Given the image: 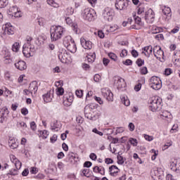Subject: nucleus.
Instances as JSON below:
<instances>
[{
  "label": "nucleus",
  "mask_w": 180,
  "mask_h": 180,
  "mask_svg": "<svg viewBox=\"0 0 180 180\" xmlns=\"http://www.w3.org/2000/svg\"><path fill=\"white\" fill-rule=\"evenodd\" d=\"M64 32H65V29L60 25L52 26L51 27V41H57V40H60V39L64 36Z\"/></svg>",
  "instance_id": "f257e3e1"
},
{
  "label": "nucleus",
  "mask_w": 180,
  "mask_h": 180,
  "mask_svg": "<svg viewBox=\"0 0 180 180\" xmlns=\"http://www.w3.org/2000/svg\"><path fill=\"white\" fill-rule=\"evenodd\" d=\"M162 99L159 96H153L149 101V109L152 112H157L162 108Z\"/></svg>",
  "instance_id": "f03ea898"
},
{
  "label": "nucleus",
  "mask_w": 180,
  "mask_h": 180,
  "mask_svg": "<svg viewBox=\"0 0 180 180\" xmlns=\"http://www.w3.org/2000/svg\"><path fill=\"white\" fill-rule=\"evenodd\" d=\"M97 106L96 104L91 103L85 106L84 108V116L86 119L89 120H95L96 116L95 115V112H96Z\"/></svg>",
  "instance_id": "7ed1b4c3"
},
{
  "label": "nucleus",
  "mask_w": 180,
  "mask_h": 180,
  "mask_svg": "<svg viewBox=\"0 0 180 180\" xmlns=\"http://www.w3.org/2000/svg\"><path fill=\"white\" fill-rule=\"evenodd\" d=\"M95 15H96V13H95L94 9L86 8L83 11V18L85 20H88V22L95 20Z\"/></svg>",
  "instance_id": "20e7f679"
},
{
  "label": "nucleus",
  "mask_w": 180,
  "mask_h": 180,
  "mask_svg": "<svg viewBox=\"0 0 180 180\" xmlns=\"http://www.w3.org/2000/svg\"><path fill=\"white\" fill-rule=\"evenodd\" d=\"M36 49L31 44H24L22 46V53L25 57L29 58L33 56Z\"/></svg>",
  "instance_id": "39448f33"
},
{
  "label": "nucleus",
  "mask_w": 180,
  "mask_h": 180,
  "mask_svg": "<svg viewBox=\"0 0 180 180\" xmlns=\"http://www.w3.org/2000/svg\"><path fill=\"white\" fill-rule=\"evenodd\" d=\"M115 15V11L113 9L107 7L103 11V16L105 20L108 22H111L113 20V16Z\"/></svg>",
  "instance_id": "423d86ee"
},
{
  "label": "nucleus",
  "mask_w": 180,
  "mask_h": 180,
  "mask_svg": "<svg viewBox=\"0 0 180 180\" xmlns=\"http://www.w3.org/2000/svg\"><path fill=\"white\" fill-rule=\"evenodd\" d=\"M150 86L155 91H158V89H161V80L158 77L153 76L150 78Z\"/></svg>",
  "instance_id": "0eeeda50"
},
{
  "label": "nucleus",
  "mask_w": 180,
  "mask_h": 180,
  "mask_svg": "<svg viewBox=\"0 0 180 180\" xmlns=\"http://www.w3.org/2000/svg\"><path fill=\"white\" fill-rule=\"evenodd\" d=\"M144 18L148 23H153L155 18V14L154 13L153 9L149 8L147 11H146Z\"/></svg>",
  "instance_id": "6e6552de"
},
{
  "label": "nucleus",
  "mask_w": 180,
  "mask_h": 180,
  "mask_svg": "<svg viewBox=\"0 0 180 180\" xmlns=\"http://www.w3.org/2000/svg\"><path fill=\"white\" fill-rule=\"evenodd\" d=\"M73 101H74V96H72V93H69L68 94L64 95L63 105L65 106H71Z\"/></svg>",
  "instance_id": "1a4fd4ad"
},
{
  "label": "nucleus",
  "mask_w": 180,
  "mask_h": 180,
  "mask_svg": "<svg viewBox=\"0 0 180 180\" xmlns=\"http://www.w3.org/2000/svg\"><path fill=\"white\" fill-rule=\"evenodd\" d=\"M102 95L109 102H110V101H113V93H112V91H110V90H109L108 89H103Z\"/></svg>",
  "instance_id": "9d476101"
},
{
  "label": "nucleus",
  "mask_w": 180,
  "mask_h": 180,
  "mask_svg": "<svg viewBox=\"0 0 180 180\" xmlns=\"http://www.w3.org/2000/svg\"><path fill=\"white\" fill-rule=\"evenodd\" d=\"M9 115V110L8 108L1 109L0 110V123H4L8 120V116Z\"/></svg>",
  "instance_id": "9b49d317"
},
{
  "label": "nucleus",
  "mask_w": 180,
  "mask_h": 180,
  "mask_svg": "<svg viewBox=\"0 0 180 180\" xmlns=\"http://www.w3.org/2000/svg\"><path fill=\"white\" fill-rule=\"evenodd\" d=\"M114 84L115 86H117V89H122V88H124V86H126V82H124V79L122 77L115 78Z\"/></svg>",
  "instance_id": "f8f14e48"
},
{
  "label": "nucleus",
  "mask_w": 180,
  "mask_h": 180,
  "mask_svg": "<svg viewBox=\"0 0 180 180\" xmlns=\"http://www.w3.org/2000/svg\"><path fill=\"white\" fill-rule=\"evenodd\" d=\"M80 43L85 50H91L92 49V42L91 41H86L84 38H81Z\"/></svg>",
  "instance_id": "ddd939ff"
},
{
  "label": "nucleus",
  "mask_w": 180,
  "mask_h": 180,
  "mask_svg": "<svg viewBox=\"0 0 180 180\" xmlns=\"http://www.w3.org/2000/svg\"><path fill=\"white\" fill-rule=\"evenodd\" d=\"M3 29H4L5 34H13L15 31H13V26L11 23H6L5 25L3 26Z\"/></svg>",
  "instance_id": "4468645a"
},
{
  "label": "nucleus",
  "mask_w": 180,
  "mask_h": 180,
  "mask_svg": "<svg viewBox=\"0 0 180 180\" xmlns=\"http://www.w3.org/2000/svg\"><path fill=\"white\" fill-rule=\"evenodd\" d=\"M15 67L17 68V70H19L20 71H24V70H26L27 68V65H26V62L23 60H19L18 63H15Z\"/></svg>",
  "instance_id": "2eb2a0df"
},
{
  "label": "nucleus",
  "mask_w": 180,
  "mask_h": 180,
  "mask_svg": "<svg viewBox=\"0 0 180 180\" xmlns=\"http://www.w3.org/2000/svg\"><path fill=\"white\" fill-rule=\"evenodd\" d=\"M126 6V0H117L115 2V8L117 11H123Z\"/></svg>",
  "instance_id": "dca6fc26"
},
{
  "label": "nucleus",
  "mask_w": 180,
  "mask_h": 180,
  "mask_svg": "<svg viewBox=\"0 0 180 180\" xmlns=\"http://www.w3.org/2000/svg\"><path fill=\"white\" fill-rule=\"evenodd\" d=\"M65 22H66L67 25H69V26H71V25H72V27L75 33H76V34H78V33H79L78 25L77 24H72V20L69 17L65 18Z\"/></svg>",
  "instance_id": "f3484780"
},
{
  "label": "nucleus",
  "mask_w": 180,
  "mask_h": 180,
  "mask_svg": "<svg viewBox=\"0 0 180 180\" xmlns=\"http://www.w3.org/2000/svg\"><path fill=\"white\" fill-rule=\"evenodd\" d=\"M120 169L116 165H112L109 167V172L111 176H116L117 174H119V172Z\"/></svg>",
  "instance_id": "a211bd4d"
},
{
  "label": "nucleus",
  "mask_w": 180,
  "mask_h": 180,
  "mask_svg": "<svg viewBox=\"0 0 180 180\" xmlns=\"http://www.w3.org/2000/svg\"><path fill=\"white\" fill-rule=\"evenodd\" d=\"M37 89H39V87H37V82L34 81L31 84H30L29 86V91L30 94H36L37 92Z\"/></svg>",
  "instance_id": "6ab92c4d"
},
{
  "label": "nucleus",
  "mask_w": 180,
  "mask_h": 180,
  "mask_svg": "<svg viewBox=\"0 0 180 180\" xmlns=\"http://www.w3.org/2000/svg\"><path fill=\"white\" fill-rule=\"evenodd\" d=\"M58 58L59 60H60L61 63H63V64H65L67 63V61L68 60V54H67V52L65 51L61 52L58 55Z\"/></svg>",
  "instance_id": "aec40b11"
},
{
  "label": "nucleus",
  "mask_w": 180,
  "mask_h": 180,
  "mask_svg": "<svg viewBox=\"0 0 180 180\" xmlns=\"http://www.w3.org/2000/svg\"><path fill=\"white\" fill-rule=\"evenodd\" d=\"M152 175H153V178L155 179V178H161V176H162V175H164V172H162V170H161V169H155L153 170V172H152Z\"/></svg>",
  "instance_id": "412c9836"
},
{
  "label": "nucleus",
  "mask_w": 180,
  "mask_h": 180,
  "mask_svg": "<svg viewBox=\"0 0 180 180\" xmlns=\"http://www.w3.org/2000/svg\"><path fill=\"white\" fill-rule=\"evenodd\" d=\"M66 49L70 51V53H76L77 52V45H75V42L73 41L70 43L68 46H66Z\"/></svg>",
  "instance_id": "4be33fe9"
},
{
  "label": "nucleus",
  "mask_w": 180,
  "mask_h": 180,
  "mask_svg": "<svg viewBox=\"0 0 180 180\" xmlns=\"http://www.w3.org/2000/svg\"><path fill=\"white\" fill-rule=\"evenodd\" d=\"M143 51H145L143 53L145 54V56H146V57H150V55L153 54V46H145L143 48Z\"/></svg>",
  "instance_id": "5701e85b"
},
{
  "label": "nucleus",
  "mask_w": 180,
  "mask_h": 180,
  "mask_svg": "<svg viewBox=\"0 0 180 180\" xmlns=\"http://www.w3.org/2000/svg\"><path fill=\"white\" fill-rule=\"evenodd\" d=\"M163 15H165V16H169V18H171L172 16V14L171 13V8L164 6L162 8Z\"/></svg>",
  "instance_id": "b1692460"
},
{
  "label": "nucleus",
  "mask_w": 180,
  "mask_h": 180,
  "mask_svg": "<svg viewBox=\"0 0 180 180\" xmlns=\"http://www.w3.org/2000/svg\"><path fill=\"white\" fill-rule=\"evenodd\" d=\"M74 41L72 39V37L71 36H67L63 39V44L65 47H68V45H70V43H72Z\"/></svg>",
  "instance_id": "393cba45"
},
{
  "label": "nucleus",
  "mask_w": 180,
  "mask_h": 180,
  "mask_svg": "<svg viewBox=\"0 0 180 180\" xmlns=\"http://www.w3.org/2000/svg\"><path fill=\"white\" fill-rule=\"evenodd\" d=\"M60 127H61V126L58 124V122L57 121L51 124V129L53 131H58V130H60Z\"/></svg>",
  "instance_id": "a878e982"
},
{
  "label": "nucleus",
  "mask_w": 180,
  "mask_h": 180,
  "mask_svg": "<svg viewBox=\"0 0 180 180\" xmlns=\"http://www.w3.org/2000/svg\"><path fill=\"white\" fill-rule=\"evenodd\" d=\"M94 172L101 174V175H105V169L103 167H99L96 166L93 168Z\"/></svg>",
  "instance_id": "bb28decb"
},
{
  "label": "nucleus",
  "mask_w": 180,
  "mask_h": 180,
  "mask_svg": "<svg viewBox=\"0 0 180 180\" xmlns=\"http://www.w3.org/2000/svg\"><path fill=\"white\" fill-rule=\"evenodd\" d=\"M121 102L125 106H130V100H129V98L126 96H121Z\"/></svg>",
  "instance_id": "cd10ccee"
},
{
  "label": "nucleus",
  "mask_w": 180,
  "mask_h": 180,
  "mask_svg": "<svg viewBox=\"0 0 180 180\" xmlns=\"http://www.w3.org/2000/svg\"><path fill=\"white\" fill-rule=\"evenodd\" d=\"M95 58H96L95 53H90L86 56V60L88 63H94V61H95Z\"/></svg>",
  "instance_id": "c85d7f7f"
},
{
  "label": "nucleus",
  "mask_w": 180,
  "mask_h": 180,
  "mask_svg": "<svg viewBox=\"0 0 180 180\" xmlns=\"http://www.w3.org/2000/svg\"><path fill=\"white\" fill-rule=\"evenodd\" d=\"M43 99L46 103H49V102L53 101V98H51V96H50V93L49 92L43 95Z\"/></svg>",
  "instance_id": "c756f323"
},
{
  "label": "nucleus",
  "mask_w": 180,
  "mask_h": 180,
  "mask_svg": "<svg viewBox=\"0 0 180 180\" xmlns=\"http://www.w3.org/2000/svg\"><path fill=\"white\" fill-rule=\"evenodd\" d=\"M8 146L13 150H15V148H18V144H17L16 141H15V139H10L8 141Z\"/></svg>",
  "instance_id": "7c9ffc66"
},
{
  "label": "nucleus",
  "mask_w": 180,
  "mask_h": 180,
  "mask_svg": "<svg viewBox=\"0 0 180 180\" xmlns=\"http://www.w3.org/2000/svg\"><path fill=\"white\" fill-rule=\"evenodd\" d=\"M19 11V8L16 6H13V7L9 8V15L11 16H13L14 13L18 12Z\"/></svg>",
  "instance_id": "2f4dec72"
},
{
  "label": "nucleus",
  "mask_w": 180,
  "mask_h": 180,
  "mask_svg": "<svg viewBox=\"0 0 180 180\" xmlns=\"http://www.w3.org/2000/svg\"><path fill=\"white\" fill-rule=\"evenodd\" d=\"M136 25L140 26L141 25V18L139 16H136V13H132Z\"/></svg>",
  "instance_id": "473e14b6"
},
{
  "label": "nucleus",
  "mask_w": 180,
  "mask_h": 180,
  "mask_svg": "<svg viewBox=\"0 0 180 180\" xmlns=\"http://www.w3.org/2000/svg\"><path fill=\"white\" fill-rule=\"evenodd\" d=\"M117 164L120 165H123L124 164V161H126V158H123V156L118 155L117 156Z\"/></svg>",
  "instance_id": "72a5a7b5"
},
{
  "label": "nucleus",
  "mask_w": 180,
  "mask_h": 180,
  "mask_svg": "<svg viewBox=\"0 0 180 180\" xmlns=\"http://www.w3.org/2000/svg\"><path fill=\"white\" fill-rule=\"evenodd\" d=\"M82 172L84 176H86V178H90V176H91V170H89V169H88V168L84 169L82 171Z\"/></svg>",
  "instance_id": "f704fd0d"
},
{
  "label": "nucleus",
  "mask_w": 180,
  "mask_h": 180,
  "mask_svg": "<svg viewBox=\"0 0 180 180\" xmlns=\"http://www.w3.org/2000/svg\"><path fill=\"white\" fill-rule=\"evenodd\" d=\"M46 2L48 5H50V6H53V8H58L60 6L58 4L54 1V0H47Z\"/></svg>",
  "instance_id": "c9c22d12"
},
{
  "label": "nucleus",
  "mask_w": 180,
  "mask_h": 180,
  "mask_svg": "<svg viewBox=\"0 0 180 180\" xmlns=\"http://www.w3.org/2000/svg\"><path fill=\"white\" fill-rule=\"evenodd\" d=\"M155 57L156 58H161V57L164 56V51L162 49H160V51H158L154 53Z\"/></svg>",
  "instance_id": "e433bc0d"
},
{
  "label": "nucleus",
  "mask_w": 180,
  "mask_h": 180,
  "mask_svg": "<svg viewBox=\"0 0 180 180\" xmlns=\"http://www.w3.org/2000/svg\"><path fill=\"white\" fill-rule=\"evenodd\" d=\"M162 119H171V113L167 111H165L161 114Z\"/></svg>",
  "instance_id": "4c0bfd02"
},
{
  "label": "nucleus",
  "mask_w": 180,
  "mask_h": 180,
  "mask_svg": "<svg viewBox=\"0 0 180 180\" xmlns=\"http://www.w3.org/2000/svg\"><path fill=\"white\" fill-rule=\"evenodd\" d=\"M129 143H130V144H131V146H133L134 147H137V144H139L137 139L134 138H130L129 139Z\"/></svg>",
  "instance_id": "58836bf2"
},
{
  "label": "nucleus",
  "mask_w": 180,
  "mask_h": 180,
  "mask_svg": "<svg viewBox=\"0 0 180 180\" xmlns=\"http://www.w3.org/2000/svg\"><path fill=\"white\" fill-rule=\"evenodd\" d=\"M170 169L172 171H176V160L170 162Z\"/></svg>",
  "instance_id": "ea45409f"
},
{
  "label": "nucleus",
  "mask_w": 180,
  "mask_h": 180,
  "mask_svg": "<svg viewBox=\"0 0 180 180\" xmlns=\"http://www.w3.org/2000/svg\"><path fill=\"white\" fill-rule=\"evenodd\" d=\"M19 42H15L12 46L13 51L18 53L19 51Z\"/></svg>",
  "instance_id": "a19ab883"
},
{
  "label": "nucleus",
  "mask_w": 180,
  "mask_h": 180,
  "mask_svg": "<svg viewBox=\"0 0 180 180\" xmlns=\"http://www.w3.org/2000/svg\"><path fill=\"white\" fill-rule=\"evenodd\" d=\"M40 135L42 139H47V137L49 136V132L46 130L41 131Z\"/></svg>",
  "instance_id": "79ce46f5"
},
{
  "label": "nucleus",
  "mask_w": 180,
  "mask_h": 180,
  "mask_svg": "<svg viewBox=\"0 0 180 180\" xmlns=\"http://www.w3.org/2000/svg\"><path fill=\"white\" fill-rule=\"evenodd\" d=\"M64 94V89L63 87H58L56 89V95L61 96Z\"/></svg>",
  "instance_id": "37998d69"
},
{
  "label": "nucleus",
  "mask_w": 180,
  "mask_h": 180,
  "mask_svg": "<svg viewBox=\"0 0 180 180\" xmlns=\"http://www.w3.org/2000/svg\"><path fill=\"white\" fill-rule=\"evenodd\" d=\"M108 57H110L113 61H117V56H116V54H115L114 53H108Z\"/></svg>",
  "instance_id": "c03bdc74"
},
{
  "label": "nucleus",
  "mask_w": 180,
  "mask_h": 180,
  "mask_svg": "<svg viewBox=\"0 0 180 180\" xmlns=\"http://www.w3.org/2000/svg\"><path fill=\"white\" fill-rule=\"evenodd\" d=\"M143 137L145 140H147V141H153L154 140V138L153 136L148 134H143Z\"/></svg>",
  "instance_id": "a18cd8bd"
},
{
  "label": "nucleus",
  "mask_w": 180,
  "mask_h": 180,
  "mask_svg": "<svg viewBox=\"0 0 180 180\" xmlns=\"http://www.w3.org/2000/svg\"><path fill=\"white\" fill-rule=\"evenodd\" d=\"M148 73V70H147V67H143L141 68V74L142 75H146V74Z\"/></svg>",
  "instance_id": "49530a36"
},
{
  "label": "nucleus",
  "mask_w": 180,
  "mask_h": 180,
  "mask_svg": "<svg viewBox=\"0 0 180 180\" xmlns=\"http://www.w3.org/2000/svg\"><path fill=\"white\" fill-rule=\"evenodd\" d=\"M136 64L138 67H141V65H144V60H142L141 58L137 59Z\"/></svg>",
  "instance_id": "de8ad7c7"
},
{
  "label": "nucleus",
  "mask_w": 180,
  "mask_h": 180,
  "mask_svg": "<svg viewBox=\"0 0 180 180\" xmlns=\"http://www.w3.org/2000/svg\"><path fill=\"white\" fill-rule=\"evenodd\" d=\"M75 94L77 98H82V96L84 95L82 90H77Z\"/></svg>",
  "instance_id": "09e8293b"
},
{
  "label": "nucleus",
  "mask_w": 180,
  "mask_h": 180,
  "mask_svg": "<svg viewBox=\"0 0 180 180\" xmlns=\"http://www.w3.org/2000/svg\"><path fill=\"white\" fill-rule=\"evenodd\" d=\"M8 5V0H0V8L6 6Z\"/></svg>",
  "instance_id": "8fccbe9b"
},
{
  "label": "nucleus",
  "mask_w": 180,
  "mask_h": 180,
  "mask_svg": "<svg viewBox=\"0 0 180 180\" xmlns=\"http://www.w3.org/2000/svg\"><path fill=\"white\" fill-rule=\"evenodd\" d=\"M101 75L99 74H96L94 77V79L95 82H101Z\"/></svg>",
  "instance_id": "3c124183"
},
{
  "label": "nucleus",
  "mask_w": 180,
  "mask_h": 180,
  "mask_svg": "<svg viewBox=\"0 0 180 180\" xmlns=\"http://www.w3.org/2000/svg\"><path fill=\"white\" fill-rule=\"evenodd\" d=\"M14 164L15 165L16 169H20L22 167V162L18 160L17 162H15Z\"/></svg>",
  "instance_id": "603ef678"
},
{
  "label": "nucleus",
  "mask_w": 180,
  "mask_h": 180,
  "mask_svg": "<svg viewBox=\"0 0 180 180\" xmlns=\"http://www.w3.org/2000/svg\"><path fill=\"white\" fill-rule=\"evenodd\" d=\"M123 64L124 65H131V64H133V61L130 59H127L125 61H123Z\"/></svg>",
  "instance_id": "864d4df0"
},
{
  "label": "nucleus",
  "mask_w": 180,
  "mask_h": 180,
  "mask_svg": "<svg viewBox=\"0 0 180 180\" xmlns=\"http://www.w3.org/2000/svg\"><path fill=\"white\" fill-rule=\"evenodd\" d=\"M92 131L93 133H96V134H98V136H103V133L102 131H99L96 128L93 129Z\"/></svg>",
  "instance_id": "5fc2aeb1"
},
{
  "label": "nucleus",
  "mask_w": 180,
  "mask_h": 180,
  "mask_svg": "<svg viewBox=\"0 0 180 180\" xmlns=\"http://www.w3.org/2000/svg\"><path fill=\"white\" fill-rule=\"evenodd\" d=\"M120 57L124 58L126 56H127V50L126 49H123L121 52V53L120 54Z\"/></svg>",
  "instance_id": "6e6d98bb"
},
{
  "label": "nucleus",
  "mask_w": 180,
  "mask_h": 180,
  "mask_svg": "<svg viewBox=\"0 0 180 180\" xmlns=\"http://www.w3.org/2000/svg\"><path fill=\"white\" fill-rule=\"evenodd\" d=\"M10 159L11 162H14V163L18 160V158H16V156H15V155H11Z\"/></svg>",
  "instance_id": "4d7b16f0"
},
{
  "label": "nucleus",
  "mask_w": 180,
  "mask_h": 180,
  "mask_svg": "<svg viewBox=\"0 0 180 180\" xmlns=\"http://www.w3.org/2000/svg\"><path fill=\"white\" fill-rule=\"evenodd\" d=\"M155 37L157 40H164V35L162 34H158Z\"/></svg>",
  "instance_id": "13d9d810"
},
{
  "label": "nucleus",
  "mask_w": 180,
  "mask_h": 180,
  "mask_svg": "<svg viewBox=\"0 0 180 180\" xmlns=\"http://www.w3.org/2000/svg\"><path fill=\"white\" fill-rule=\"evenodd\" d=\"M58 136L57 134H53V136L51 138V143H56V141H57V139H58Z\"/></svg>",
  "instance_id": "bf43d9fd"
},
{
  "label": "nucleus",
  "mask_w": 180,
  "mask_h": 180,
  "mask_svg": "<svg viewBox=\"0 0 180 180\" xmlns=\"http://www.w3.org/2000/svg\"><path fill=\"white\" fill-rule=\"evenodd\" d=\"M84 167L88 169V168L92 167V162H91L89 161L85 162L84 164Z\"/></svg>",
  "instance_id": "052dcab7"
},
{
  "label": "nucleus",
  "mask_w": 180,
  "mask_h": 180,
  "mask_svg": "<svg viewBox=\"0 0 180 180\" xmlns=\"http://www.w3.org/2000/svg\"><path fill=\"white\" fill-rule=\"evenodd\" d=\"M131 56H134L135 58H136V57H139V52H137V51H136V50H134V49L131 51Z\"/></svg>",
  "instance_id": "680f3d73"
},
{
  "label": "nucleus",
  "mask_w": 180,
  "mask_h": 180,
  "mask_svg": "<svg viewBox=\"0 0 180 180\" xmlns=\"http://www.w3.org/2000/svg\"><path fill=\"white\" fill-rule=\"evenodd\" d=\"M21 113L24 116H26V115H27V113H29V110H27V108H23L21 109Z\"/></svg>",
  "instance_id": "e2e57ef3"
},
{
  "label": "nucleus",
  "mask_w": 180,
  "mask_h": 180,
  "mask_svg": "<svg viewBox=\"0 0 180 180\" xmlns=\"http://www.w3.org/2000/svg\"><path fill=\"white\" fill-rule=\"evenodd\" d=\"M134 89H135L136 92H139V91H140V89H141V83H139L138 84H136L134 87Z\"/></svg>",
  "instance_id": "0e129e2a"
},
{
  "label": "nucleus",
  "mask_w": 180,
  "mask_h": 180,
  "mask_svg": "<svg viewBox=\"0 0 180 180\" xmlns=\"http://www.w3.org/2000/svg\"><path fill=\"white\" fill-rule=\"evenodd\" d=\"M172 72V70L171 68H167L165 70V75H171Z\"/></svg>",
  "instance_id": "69168bd1"
},
{
  "label": "nucleus",
  "mask_w": 180,
  "mask_h": 180,
  "mask_svg": "<svg viewBox=\"0 0 180 180\" xmlns=\"http://www.w3.org/2000/svg\"><path fill=\"white\" fill-rule=\"evenodd\" d=\"M13 16H14V18H20L22 16V12L18 10Z\"/></svg>",
  "instance_id": "338daca9"
},
{
  "label": "nucleus",
  "mask_w": 180,
  "mask_h": 180,
  "mask_svg": "<svg viewBox=\"0 0 180 180\" xmlns=\"http://www.w3.org/2000/svg\"><path fill=\"white\" fill-rule=\"evenodd\" d=\"M128 127H129L130 131H134V128H135L134 124H133L132 122H130V123L129 124Z\"/></svg>",
  "instance_id": "774afa93"
}]
</instances>
